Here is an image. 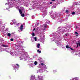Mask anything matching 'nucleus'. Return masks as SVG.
Masks as SVG:
<instances>
[{
    "mask_svg": "<svg viewBox=\"0 0 80 80\" xmlns=\"http://www.w3.org/2000/svg\"><path fill=\"white\" fill-rule=\"evenodd\" d=\"M16 47L18 49H19V48H23V47L22 46V45H17L16 46Z\"/></svg>",
    "mask_w": 80,
    "mask_h": 80,
    "instance_id": "obj_1",
    "label": "nucleus"
},
{
    "mask_svg": "<svg viewBox=\"0 0 80 80\" xmlns=\"http://www.w3.org/2000/svg\"><path fill=\"white\" fill-rule=\"evenodd\" d=\"M19 67H20V66H19V65L18 64H16V66H15V69H17V70H18V68H19Z\"/></svg>",
    "mask_w": 80,
    "mask_h": 80,
    "instance_id": "obj_2",
    "label": "nucleus"
},
{
    "mask_svg": "<svg viewBox=\"0 0 80 80\" xmlns=\"http://www.w3.org/2000/svg\"><path fill=\"white\" fill-rule=\"evenodd\" d=\"M35 79V77L34 76H31V80H34Z\"/></svg>",
    "mask_w": 80,
    "mask_h": 80,
    "instance_id": "obj_3",
    "label": "nucleus"
},
{
    "mask_svg": "<svg viewBox=\"0 0 80 80\" xmlns=\"http://www.w3.org/2000/svg\"><path fill=\"white\" fill-rule=\"evenodd\" d=\"M23 25H21L20 26V30L21 31H22L23 30Z\"/></svg>",
    "mask_w": 80,
    "mask_h": 80,
    "instance_id": "obj_4",
    "label": "nucleus"
},
{
    "mask_svg": "<svg viewBox=\"0 0 80 80\" xmlns=\"http://www.w3.org/2000/svg\"><path fill=\"white\" fill-rule=\"evenodd\" d=\"M38 78L40 80H42V77L41 76H39L38 77Z\"/></svg>",
    "mask_w": 80,
    "mask_h": 80,
    "instance_id": "obj_5",
    "label": "nucleus"
},
{
    "mask_svg": "<svg viewBox=\"0 0 80 80\" xmlns=\"http://www.w3.org/2000/svg\"><path fill=\"white\" fill-rule=\"evenodd\" d=\"M40 43H38L37 45V47L38 48H40Z\"/></svg>",
    "mask_w": 80,
    "mask_h": 80,
    "instance_id": "obj_6",
    "label": "nucleus"
},
{
    "mask_svg": "<svg viewBox=\"0 0 80 80\" xmlns=\"http://www.w3.org/2000/svg\"><path fill=\"white\" fill-rule=\"evenodd\" d=\"M43 25L44 26V29H43V30H45V29L47 28V26H46L45 25Z\"/></svg>",
    "mask_w": 80,
    "mask_h": 80,
    "instance_id": "obj_7",
    "label": "nucleus"
},
{
    "mask_svg": "<svg viewBox=\"0 0 80 80\" xmlns=\"http://www.w3.org/2000/svg\"><path fill=\"white\" fill-rule=\"evenodd\" d=\"M2 46L3 47H8V45H5L3 44L2 45Z\"/></svg>",
    "mask_w": 80,
    "mask_h": 80,
    "instance_id": "obj_8",
    "label": "nucleus"
},
{
    "mask_svg": "<svg viewBox=\"0 0 80 80\" xmlns=\"http://www.w3.org/2000/svg\"><path fill=\"white\" fill-rule=\"evenodd\" d=\"M19 11L20 14H22V10L19 9Z\"/></svg>",
    "mask_w": 80,
    "mask_h": 80,
    "instance_id": "obj_9",
    "label": "nucleus"
},
{
    "mask_svg": "<svg viewBox=\"0 0 80 80\" xmlns=\"http://www.w3.org/2000/svg\"><path fill=\"white\" fill-rule=\"evenodd\" d=\"M21 16L22 17H25V14H21Z\"/></svg>",
    "mask_w": 80,
    "mask_h": 80,
    "instance_id": "obj_10",
    "label": "nucleus"
},
{
    "mask_svg": "<svg viewBox=\"0 0 80 80\" xmlns=\"http://www.w3.org/2000/svg\"><path fill=\"white\" fill-rule=\"evenodd\" d=\"M11 35V34L10 33H8L7 34V36H8V37H10Z\"/></svg>",
    "mask_w": 80,
    "mask_h": 80,
    "instance_id": "obj_11",
    "label": "nucleus"
},
{
    "mask_svg": "<svg viewBox=\"0 0 80 80\" xmlns=\"http://www.w3.org/2000/svg\"><path fill=\"white\" fill-rule=\"evenodd\" d=\"M66 47L67 48H70V47H69V45H66Z\"/></svg>",
    "mask_w": 80,
    "mask_h": 80,
    "instance_id": "obj_12",
    "label": "nucleus"
},
{
    "mask_svg": "<svg viewBox=\"0 0 80 80\" xmlns=\"http://www.w3.org/2000/svg\"><path fill=\"white\" fill-rule=\"evenodd\" d=\"M39 50H40V49H38L37 50V52H39V53H41V51Z\"/></svg>",
    "mask_w": 80,
    "mask_h": 80,
    "instance_id": "obj_13",
    "label": "nucleus"
},
{
    "mask_svg": "<svg viewBox=\"0 0 80 80\" xmlns=\"http://www.w3.org/2000/svg\"><path fill=\"white\" fill-rule=\"evenodd\" d=\"M34 64L35 65H37V61H35L34 62Z\"/></svg>",
    "mask_w": 80,
    "mask_h": 80,
    "instance_id": "obj_14",
    "label": "nucleus"
},
{
    "mask_svg": "<svg viewBox=\"0 0 80 80\" xmlns=\"http://www.w3.org/2000/svg\"><path fill=\"white\" fill-rule=\"evenodd\" d=\"M42 15L43 17H45V16H46V15H45V14H42Z\"/></svg>",
    "mask_w": 80,
    "mask_h": 80,
    "instance_id": "obj_15",
    "label": "nucleus"
},
{
    "mask_svg": "<svg viewBox=\"0 0 80 80\" xmlns=\"http://www.w3.org/2000/svg\"><path fill=\"white\" fill-rule=\"evenodd\" d=\"M20 24H21V23H18L17 24V25L18 26H19L20 25Z\"/></svg>",
    "mask_w": 80,
    "mask_h": 80,
    "instance_id": "obj_16",
    "label": "nucleus"
},
{
    "mask_svg": "<svg viewBox=\"0 0 80 80\" xmlns=\"http://www.w3.org/2000/svg\"><path fill=\"white\" fill-rule=\"evenodd\" d=\"M37 38L36 37H34V40L35 41H37Z\"/></svg>",
    "mask_w": 80,
    "mask_h": 80,
    "instance_id": "obj_17",
    "label": "nucleus"
},
{
    "mask_svg": "<svg viewBox=\"0 0 80 80\" xmlns=\"http://www.w3.org/2000/svg\"><path fill=\"white\" fill-rule=\"evenodd\" d=\"M41 65H44V66H46V65L45 64H44L43 63H41Z\"/></svg>",
    "mask_w": 80,
    "mask_h": 80,
    "instance_id": "obj_18",
    "label": "nucleus"
},
{
    "mask_svg": "<svg viewBox=\"0 0 80 80\" xmlns=\"http://www.w3.org/2000/svg\"><path fill=\"white\" fill-rule=\"evenodd\" d=\"M75 12H73L72 13V15H75Z\"/></svg>",
    "mask_w": 80,
    "mask_h": 80,
    "instance_id": "obj_19",
    "label": "nucleus"
},
{
    "mask_svg": "<svg viewBox=\"0 0 80 80\" xmlns=\"http://www.w3.org/2000/svg\"><path fill=\"white\" fill-rule=\"evenodd\" d=\"M70 48V49H71V50H74V49H73V48H71L70 47V48Z\"/></svg>",
    "mask_w": 80,
    "mask_h": 80,
    "instance_id": "obj_20",
    "label": "nucleus"
},
{
    "mask_svg": "<svg viewBox=\"0 0 80 80\" xmlns=\"http://www.w3.org/2000/svg\"><path fill=\"white\" fill-rule=\"evenodd\" d=\"M11 41H12V42H13V38H11Z\"/></svg>",
    "mask_w": 80,
    "mask_h": 80,
    "instance_id": "obj_21",
    "label": "nucleus"
},
{
    "mask_svg": "<svg viewBox=\"0 0 80 80\" xmlns=\"http://www.w3.org/2000/svg\"><path fill=\"white\" fill-rule=\"evenodd\" d=\"M32 36H35V33H32Z\"/></svg>",
    "mask_w": 80,
    "mask_h": 80,
    "instance_id": "obj_22",
    "label": "nucleus"
},
{
    "mask_svg": "<svg viewBox=\"0 0 80 80\" xmlns=\"http://www.w3.org/2000/svg\"><path fill=\"white\" fill-rule=\"evenodd\" d=\"M39 28H39V27H38L37 28V30H38V29H39Z\"/></svg>",
    "mask_w": 80,
    "mask_h": 80,
    "instance_id": "obj_23",
    "label": "nucleus"
},
{
    "mask_svg": "<svg viewBox=\"0 0 80 80\" xmlns=\"http://www.w3.org/2000/svg\"><path fill=\"white\" fill-rule=\"evenodd\" d=\"M65 35H66V36H67L68 35V33H66L65 34Z\"/></svg>",
    "mask_w": 80,
    "mask_h": 80,
    "instance_id": "obj_24",
    "label": "nucleus"
},
{
    "mask_svg": "<svg viewBox=\"0 0 80 80\" xmlns=\"http://www.w3.org/2000/svg\"><path fill=\"white\" fill-rule=\"evenodd\" d=\"M75 33L76 34H78V32H75Z\"/></svg>",
    "mask_w": 80,
    "mask_h": 80,
    "instance_id": "obj_25",
    "label": "nucleus"
},
{
    "mask_svg": "<svg viewBox=\"0 0 80 80\" xmlns=\"http://www.w3.org/2000/svg\"><path fill=\"white\" fill-rule=\"evenodd\" d=\"M79 43H77V44L78 46V45H79Z\"/></svg>",
    "mask_w": 80,
    "mask_h": 80,
    "instance_id": "obj_26",
    "label": "nucleus"
},
{
    "mask_svg": "<svg viewBox=\"0 0 80 80\" xmlns=\"http://www.w3.org/2000/svg\"><path fill=\"white\" fill-rule=\"evenodd\" d=\"M66 12L68 13V10H66Z\"/></svg>",
    "mask_w": 80,
    "mask_h": 80,
    "instance_id": "obj_27",
    "label": "nucleus"
},
{
    "mask_svg": "<svg viewBox=\"0 0 80 80\" xmlns=\"http://www.w3.org/2000/svg\"><path fill=\"white\" fill-rule=\"evenodd\" d=\"M52 2H55V0H52Z\"/></svg>",
    "mask_w": 80,
    "mask_h": 80,
    "instance_id": "obj_28",
    "label": "nucleus"
},
{
    "mask_svg": "<svg viewBox=\"0 0 80 80\" xmlns=\"http://www.w3.org/2000/svg\"><path fill=\"white\" fill-rule=\"evenodd\" d=\"M50 4H52V2H50Z\"/></svg>",
    "mask_w": 80,
    "mask_h": 80,
    "instance_id": "obj_29",
    "label": "nucleus"
},
{
    "mask_svg": "<svg viewBox=\"0 0 80 80\" xmlns=\"http://www.w3.org/2000/svg\"><path fill=\"white\" fill-rule=\"evenodd\" d=\"M35 30V28H34L33 29V31H34Z\"/></svg>",
    "mask_w": 80,
    "mask_h": 80,
    "instance_id": "obj_30",
    "label": "nucleus"
},
{
    "mask_svg": "<svg viewBox=\"0 0 80 80\" xmlns=\"http://www.w3.org/2000/svg\"><path fill=\"white\" fill-rule=\"evenodd\" d=\"M12 22H13V20H12Z\"/></svg>",
    "mask_w": 80,
    "mask_h": 80,
    "instance_id": "obj_31",
    "label": "nucleus"
},
{
    "mask_svg": "<svg viewBox=\"0 0 80 80\" xmlns=\"http://www.w3.org/2000/svg\"><path fill=\"white\" fill-rule=\"evenodd\" d=\"M76 37H78V35H77Z\"/></svg>",
    "mask_w": 80,
    "mask_h": 80,
    "instance_id": "obj_32",
    "label": "nucleus"
},
{
    "mask_svg": "<svg viewBox=\"0 0 80 80\" xmlns=\"http://www.w3.org/2000/svg\"><path fill=\"white\" fill-rule=\"evenodd\" d=\"M7 3H6V4H5V5H7Z\"/></svg>",
    "mask_w": 80,
    "mask_h": 80,
    "instance_id": "obj_33",
    "label": "nucleus"
},
{
    "mask_svg": "<svg viewBox=\"0 0 80 80\" xmlns=\"http://www.w3.org/2000/svg\"><path fill=\"white\" fill-rule=\"evenodd\" d=\"M78 28V27H77H77H76L77 28Z\"/></svg>",
    "mask_w": 80,
    "mask_h": 80,
    "instance_id": "obj_34",
    "label": "nucleus"
},
{
    "mask_svg": "<svg viewBox=\"0 0 80 80\" xmlns=\"http://www.w3.org/2000/svg\"><path fill=\"white\" fill-rule=\"evenodd\" d=\"M54 72H55V71H54Z\"/></svg>",
    "mask_w": 80,
    "mask_h": 80,
    "instance_id": "obj_35",
    "label": "nucleus"
},
{
    "mask_svg": "<svg viewBox=\"0 0 80 80\" xmlns=\"http://www.w3.org/2000/svg\"><path fill=\"white\" fill-rule=\"evenodd\" d=\"M42 26H40V27H42Z\"/></svg>",
    "mask_w": 80,
    "mask_h": 80,
    "instance_id": "obj_36",
    "label": "nucleus"
},
{
    "mask_svg": "<svg viewBox=\"0 0 80 80\" xmlns=\"http://www.w3.org/2000/svg\"><path fill=\"white\" fill-rule=\"evenodd\" d=\"M78 45H77V47H78Z\"/></svg>",
    "mask_w": 80,
    "mask_h": 80,
    "instance_id": "obj_37",
    "label": "nucleus"
}]
</instances>
